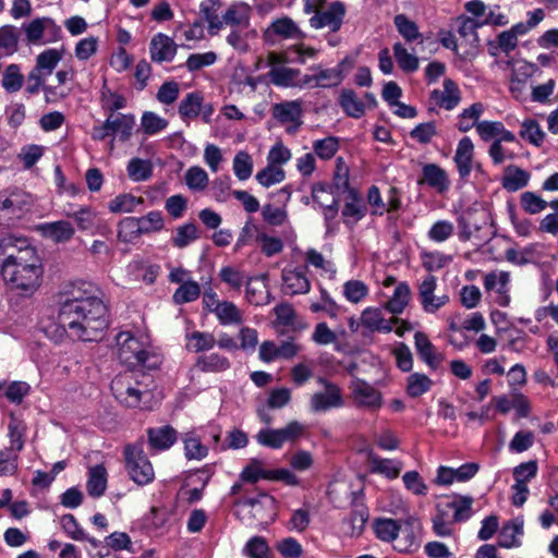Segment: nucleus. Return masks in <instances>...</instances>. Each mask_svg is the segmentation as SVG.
<instances>
[{
	"label": "nucleus",
	"mask_w": 558,
	"mask_h": 558,
	"mask_svg": "<svg viewBox=\"0 0 558 558\" xmlns=\"http://www.w3.org/2000/svg\"><path fill=\"white\" fill-rule=\"evenodd\" d=\"M0 274L10 291L24 298L32 296L40 287L44 263L29 239L15 234L0 238Z\"/></svg>",
	"instance_id": "nucleus-1"
},
{
	"label": "nucleus",
	"mask_w": 558,
	"mask_h": 558,
	"mask_svg": "<svg viewBox=\"0 0 558 558\" xmlns=\"http://www.w3.org/2000/svg\"><path fill=\"white\" fill-rule=\"evenodd\" d=\"M58 318L63 331L85 342L101 340L109 326L108 307L105 303L59 311Z\"/></svg>",
	"instance_id": "nucleus-2"
},
{
	"label": "nucleus",
	"mask_w": 558,
	"mask_h": 558,
	"mask_svg": "<svg viewBox=\"0 0 558 558\" xmlns=\"http://www.w3.org/2000/svg\"><path fill=\"white\" fill-rule=\"evenodd\" d=\"M118 357L128 367L155 368L157 362L149 363V352L145 344L130 331H121L116 337Z\"/></svg>",
	"instance_id": "nucleus-3"
},
{
	"label": "nucleus",
	"mask_w": 558,
	"mask_h": 558,
	"mask_svg": "<svg viewBox=\"0 0 558 558\" xmlns=\"http://www.w3.org/2000/svg\"><path fill=\"white\" fill-rule=\"evenodd\" d=\"M125 466L130 478L140 486L151 483L155 471L143 448L137 445H128L124 448Z\"/></svg>",
	"instance_id": "nucleus-4"
},
{
	"label": "nucleus",
	"mask_w": 558,
	"mask_h": 558,
	"mask_svg": "<svg viewBox=\"0 0 558 558\" xmlns=\"http://www.w3.org/2000/svg\"><path fill=\"white\" fill-rule=\"evenodd\" d=\"M92 303H105L104 292L95 283L81 280L71 284L59 311H69L75 306H89Z\"/></svg>",
	"instance_id": "nucleus-5"
},
{
	"label": "nucleus",
	"mask_w": 558,
	"mask_h": 558,
	"mask_svg": "<svg viewBox=\"0 0 558 558\" xmlns=\"http://www.w3.org/2000/svg\"><path fill=\"white\" fill-rule=\"evenodd\" d=\"M312 17L310 19V25L314 29L328 28L330 32H338L347 14V8L341 1H332L327 8L316 7Z\"/></svg>",
	"instance_id": "nucleus-6"
},
{
	"label": "nucleus",
	"mask_w": 558,
	"mask_h": 558,
	"mask_svg": "<svg viewBox=\"0 0 558 558\" xmlns=\"http://www.w3.org/2000/svg\"><path fill=\"white\" fill-rule=\"evenodd\" d=\"M474 144L469 136L462 137L457 145L453 162L462 182H468L472 171L482 173L483 168L474 159Z\"/></svg>",
	"instance_id": "nucleus-7"
},
{
	"label": "nucleus",
	"mask_w": 558,
	"mask_h": 558,
	"mask_svg": "<svg viewBox=\"0 0 558 558\" xmlns=\"http://www.w3.org/2000/svg\"><path fill=\"white\" fill-rule=\"evenodd\" d=\"M318 383L324 390L317 391L311 397L310 407L313 412H327L344 405L342 391L338 385L323 377L318 378Z\"/></svg>",
	"instance_id": "nucleus-8"
},
{
	"label": "nucleus",
	"mask_w": 558,
	"mask_h": 558,
	"mask_svg": "<svg viewBox=\"0 0 558 558\" xmlns=\"http://www.w3.org/2000/svg\"><path fill=\"white\" fill-rule=\"evenodd\" d=\"M437 278L433 275H427L422 278L417 286V298L423 311L427 314H435L441 307L449 303V295L444 293L437 295Z\"/></svg>",
	"instance_id": "nucleus-9"
},
{
	"label": "nucleus",
	"mask_w": 558,
	"mask_h": 558,
	"mask_svg": "<svg viewBox=\"0 0 558 558\" xmlns=\"http://www.w3.org/2000/svg\"><path fill=\"white\" fill-rule=\"evenodd\" d=\"M137 385L130 374H123L112 379L110 389L120 403L128 408H140L144 391L137 388Z\"/></svg>",
	"instance_id": "nucleus-10"
},
{
	"label": "nucleus",
	"mask_w": 558,
	"mask_h": 558,
	"mask_svg": "<svg viewBox=\"0 0 558 558\" xmlns=\"http://www.w3.org/2000/svg\"><path fill=\"white\" fill-rule=\"evenodd\" d=\"M351 398L357 408L377 411L383 407V395L374 386L361 378H354L350 385Z\"/></svg>",
	"instance_id": "nucleus-11"
},
{
	"label": "nucleus",
	"mask_w": 558,
	"mask_h": 558,
	"mask_svg": "<svg viewBox=\"0 0 558 558\" xmlns=\"http://www.w3.org/2000/svg\"><path fill=\"white\" fill-rule=\"evenodd\" d=\"M510 272L505 270H494L484 276L483 286L486 292H495V302L506 307L510 304Z\"/></svg>",
	"instance_id": "nucleus-12"
},
{
	"label": "nucleus",
	"mask_w": 558,
	"mask_h": 558,
	"mask_svg": "<svg viewBox=\"0 0 558 558\" xmlns=\"http://www.w3.org/2000/svg\"><path fill=\"white\" fill-rule=\"evenodd\" d=\"M147 442L150 450L165 451L170 449L178 440V432L171 425L149 427L146 430Z\"/></svg>",
	"instance_id": "nucleus-13"
},
{
	"label": "nucleus",
	"mask_w": 558,
	"mask_h": 558,
	"mask_svg": "<svg viewBox=\"0 0 558 558\" xmlns=\"http://www.w3.org/2000/svg\"><path fill=\"white\" fill-rule=\"evenodd\" d=\"M178 46L166 34H156L149 43V53L154 62H170L177 54Z\"/></svg>",
	"instance_id": "nucleus-14"
},
{
	"label": "nucleus",
	"mask_w": 558,
	"mask_h": 558,
	"mask_svg": "<svg viewBox=\"0 0 558 558\" xmlns=\"http://www.w3.org/2000/svg\"><path fill=\"white\" fill-rule=\"evenodd\" d=\"M314 74H304V84L310 88H328L339 85L343 80L341 69L313 68Z\"/></svg>",
	"instance_id": "nucleus-15"
},
{
	"label": "nucleus",
	"mask_w": 558,
	"mask_h": 558,
	"mask_svg": "<svg viewBox=\"0 0 558 558\" xmlns=\"http://www.w3.org/2000/svg\"><path fill=\"white\" fill-rule=\"evenodd\" d=\"M442 87V89H434L430 93V100L439 108L452 110L461 100L460 89L451 78H446Z\"/></svg>",
	"instance_id": "nucleus-16"
},
{
	"label": "nucleus",
	"mask_w": 558,
	"mask_h": 558,
	"mask_svg": "<svg viewBox=\"0 0 558 558\" xmlns=\"http://www.w3.org/2000/svg\"><path fill=\"white\" fill-rule=\"evenodd\" d=\"M367 211L366 204L362 196L354 190H350L341 210L343 222L350 228L354 227Z\"/></svg>",
	"instance_id": "nucleus-17"
},
{
	"label": "nucleus",
	"mask_w": 558,
	"mask_h": 558,
	"mask_svg": "<svg viewBox=\"0 0 558 558\" xmlns=\"http://www.w3.org/2000/svg\"><path fill=\"white\" fill-rule=\"evenodd\" d=\"M310 288L311 283L303 268L284 270L281 276V293L290 295L304 294L310 291Z\"/></svg>",
	"instance_id": "nucleus-18"
},
{
	"label": "nucleus",
	"mask_w": 558,
	"mask_h": 558,
	"mask_svg": "<svg viewBox=\"0 0 558 558\" xmlns=\"http://www.w3.org/2000/svg\"><path fill=\"white\" fill-rule=\"evenodd\" d=\"M458 23L457 32L462 39L461 46L465 45L469 47V49L463 51L464 58L472 57L478 44L477 29L481 27L480 21L462 16L458 19Z\"/></svg>",
	"instance_id": "nucleus-19"
},
{
	"label": "nucleus",
	"mask_w": 558,
	"mask_h": 558,
	"mask_svg": "<svg viewBox=\"0 0 558 558\" xmlns=\"http://www.w3.org/2000/svg\"><path fill=\"white\" fill-rule=\"evenodd\" d=\"M37 230L44 238L50 239L56 243H65L75 233L72 223L68 220L40 223L37 226Z\"/></svg>",
	"instance_id": "nucleus-20"
},
{
	"label": "nucleus",
	"mask_w": 558,
	"mask_h": 558,
	"mask_svg": "<svg viewBox=\"0 0 558 558\" xmlns=\"http://www.w3.org/2000/svg\"><path fill=\"white\" fill-rule=\"evenodd\" d=\"M420 184H427L438 193H445L449 190L450 180L446 170L436 163H426L422 168V179Z\"/></svg>",
	"instance_id": "nucleus-21"
},
{
	"label": "nucleus",
	"mask_w": 558,
	"mask_h": 558,
	"mask_svg": "<svg viewBox=\"0 0 558 558\" xmlns=\"http://www.w3.org/2000/svg\"><path fill=\"white\" fill-rule=\"evenodd\" d=\"M361 325L371 332H390L392 323H398V318L387 320L378 307H366L361 314Z\"/></svg>",
	"instance_id": "nucleus-22"
},
{
	"label": "nucleus",
	"mask_w": 558,
	"mask_h": 558,
	"mask_svg": "<svg viewBox=\"0 0 558 558\" xmlns=\"http://www.w3.org/2000/svg\"><path fill=\"white\" fill-rule=\"evenodd\" d=\"M393 547L400 553H413L420 546L418 533L413 523L402 521L397 536L393 539Z\"/></svg>",
	"instance_id": "nucleus-23"
},
{
	"label": "nucleus",
	"mask_w": 558,
	"mask_h": 558,
	"mask_svg": "<svg viewBox=\"0 0 558 558\" xmlns=\"http://www.w3.org/2000/svg\"><path fill=\"white\" fill-rule=\"evenodd\" d=\"M240 480L251 484H255L259 480L279 481V469L267 470L264 461L252 459L240 473Z\"/></svg>",
	"instance_id": "nucleus-24"
},
{
	"label": "nucleus",
	"mask_w": 558,
	"mask_h": 558,
	"mask_svg": "<svg viewBox=\"0 0 558 558\" xmlns=\"http://www.w3.org/2000/svg\"><path fill=\"white\" fill-rule=\"evenodd\" d=\"M523 517H517L505 523L499 532L498 544L504 548L520 546V537L523 535Z\"/></svg>",
	"instance_id": "nucleus-25"
},
{
	"label": "nucleus",
	"mask_w": 558,
	"mask_h": 558,
	"mask_svg": "<svg viewBox=\"0 0 558 558\" xmlns=\"http://www.w3.org/2000/svg\"><path fill=\"white\" fill-rule=\"evenodd\" d=\"M31 195L26 192L14 189L9 192L4 198H0V211H8L14 216H20L31 206Z\"/></svg>",
	"instance_id": "nucleus-26"
},
{
	"label": "nucleus",
	"mask_w": 558,
	"mask_h": 558,
	"mask_svg": "<svg viewBox=\"0 0 558 558\" xmlns=\"http://www.w3.org/2000/svg\"><path fill=\"white\" fill-rule=\"evenodd\" d=\"M368 463L373 473L381 474L389 480L397 478L403 468L400 460L380 458L373 452L368 454Z\"/></svg>",
	"instance_id": "nucleus-27"
},
{
	"label": "nucleus",
	"mask_w": 558,
	"mask_h": 558,
	"mask_svg": "<svg viewBox=\"0 0 558 558\" xmlns=\"http://www.w3.org/2000/svg\"><path fill=\"white\" fill-rule=\"evenodd\" d=\"M246 299L255 306L266 305L270 302L271 294L266 278L257 277L248 280L246 283Z\"/></svg>",
	"instance_id": "nucleus-28"
},
{
	"label": "nucleus",
	"mask_w": 558,
	"mask_h": 558,
	"mask_svg": "<svg viewBox=\"0 0 558 558\" xmlns=\"http://www.w3.org/2000/svg\"><path fill=\"white\" fill-rule=\"evenodd\" d=\"M415 349L420 357L432 368H437L441 362V355L437 353L436 348L429 341L428 337L417 331L414 335Z\"/></svg>",
	"instance_id": "nucleus-29"
},
{
	"label": "nucleus",
	"mask_w": 558,
	"mask_h": 558,
	"mask_svg": "<svg viewBox=\"0 0 558 558\" xmlns=\"http://www.w3.org/2000/svg\"><path fill=\"white\" fill-rule=\"evenodd\" d=\"M302 117V102L300 100H292L281 102V125H286V132L294 134L300 125Z\"/></svg>",
	"instance_id": "nucleus-30"
},
{
	"label": "nucleus",
	"mask_w": 558,
	"mask_h": 558,
	"mask_svg": "<svg viewBox=\"0 0 558 558\" xmlns=\"http://www.w3.org/2000/svg\"><path fill=\"white\" fill-rule=\"evenodd\" d=\"M268 160L269 165L256 174L258 183L266 187L279 181V142L271 147Z\"/></svg>",
	"instance_id": "nucleus-31"
},
{
	"label": "nucleus",
	"mask_w": 558,
	"mask_h": 558,
	"mask_svg": "<svg viewBox=\"0 0 558 558\" xmlns=\"http://www.w3.org/2000/svg\"><path fill=\"white\" fill-rule=\"evenodd\" d=\"M317 50L307 47L304 44H295L281 47V64L282 63H300L304 64L308 59H314Z\"/></svg>",
	"instance_id": "nucleus-32"
},
{
	"label": "nucleus",
	"mask_w": 558,
	"mask_h": 558,
	"mask_svg": "<svg viewBox=\"0 0 558 558\" xmlns=\"http://www.w3.org/2000/svg\"><path fill=\"white\" fill-rule=\"evenodd\" d=\"M108 120L111 125L112 134L117 135L119 141L128 142L131 138L135 125L134 114L110 113Z\"/></svg>",
	"instance_id": "nucleus-33"
},
{
	"label": "nucleus",
	"mask_w": 558,
	"mask_h": 558,
	"mask_svg": "<svg viewBox=\"0 0 558 558\" xmlns=\"http://www.w3.org/2000/svg\"><path fill=\"white\" fill-rule=\"evenodd\" d=\"M530 173L517 166H508L501 178V185L508 192H517L529 184Z\"/></svg>",
	"instance_id": "nucleus-34"
},
{
	"label": "nucleus",
	"mask_w": 558,
	"mask_h": 558,
	"mask_svg": "<svg viewBox=\"0 0 558 558\" xmlns=\"http://www.w3.org/2000/svg\"><path fill=\"white\" fill-rule=\"evenodd\" d=\"M411 300L410 286L402 281L396 284L392 295L387 301L385 308L393 315L403 313Z\"/></svg>",
	"instance_id": "nucleus-35"
},
{
	"label": "nucleus",
	"mask_w": 558,
	"mask_h": 558,
	"mask_svg": "<svg viewBox=\"0 0 558 558\" xmlns=\"http://www.w3.org/2000/svg\"><path fill=\"white\" fill-rule=\"evenodd\" d=\"M107 488V470L102 464L89 469L86 489L89 496L99 498Z\"/></svg>",
	"instance_id": "nucleus-36"
},
{
	"label": "nucleus",
	"mask_w": 558,
	"mask_h": 558,
	"mask_svg": "<svg viewBox=\"0 0 558 558\" xmlns=\"http://www.w3.org/2000/svg\"><path fill=\"white\" fill-rule=\"evenodd\" d=\"M221 4V0H204L199 5L201 13L208 23V32L211 35H216L222 28V20L218 14Z\"/></svg>",
	"instance_id": "nucleus-37"
},
{
	"label": "nucleus",
	"mask_w": 558,
	"mask_h": 558,
	"mask_svg": "<svg viewBox=\"0 0 558 558\" xmlns=\"http://www.w3.org/2000/svg\"><path fill=\"white\" fill-rule=\"evenodd\" d=\"M184 456L187 460H203L208 454L207 446L203 445L201 437L194 432L183 435Z\"/></svg>",
	"instance_id": "nucleus-38"
},
{
	"label": "nucleus",
	"mask_w": 558,
	"mask_h": 558,
	"mask_svg": "<svg viewBox=\"0 0 558 558\" xmlns=\"http://www.w3.org/2000/svg\"><path fill=\"white\" fill-rule=\"evenodd\" d=\"M230 366L229 359L219 353L204 354L196 360V367L205 373H221Z\"/></svg>",
	"instance_id": "nucleus-39"
},
{
	"label": "nucleus",
	"mask_w": 558,
	"mask_h": 558,
	"mask_svg": "<svg viewBox=\"0 0 558 558\" xmlns=\"http://www.w3.org/2000/svg\"><path fill=\"white\" fill-rule=\"evenodd\" d=\"M204 97L199 92L189 93L179 105V114L182 120L195 119L201 114Z\"/></svg>",
	"instance_id": "nucleus-40"
},
{
	"label": "nucleus",
	"mask_w": 558,
	"mask_h": 558,
	"mask_svg": "<svg viewBox=\"0 0 558 558\" xmlns=\"http://www.w3.org/2000/svg\"><path fill=\"white\" fill-rule=\"evenodd\" d=\"M61 59L62 51L56 48L46 49L37 56L33 70L46 77L53 72Z\"/></svg>",
	"instance_id": "nucleus-41"
},
{
	"label": "nucleus",
	"mask_w": 558,
	"mask_h": 558,
	"mask_svg": "<svg viewBox=\"0 0 558 558\" xmlns=\"http://www.w3.org/2000/svg\"><path fill=\"white\" fill-rule=\"evenodd\" d=\"M186 350L195 353L209 351L216 344L213 333L205 331H192L186 333Z\"/></svg>",
	"instance_id": "nucleus-42"
},
{
	"label": "nucleus",
	"mask_w": 558,
	"mask_h": 558,
	"mask_svg": "<svg viewBox=\"0 0 558 558\" xmlns=\"http://www.w3.org/2000/svg\"><path fill=\"white\" fill-rule=\"evenodd\" d=\"M220 325H239L242 323V315L236 305L230 301H222L214 308Z\"/></svg>",
	"instance_id": "nucleus-43"
},
{
	"label": "nucleus",
	"mask_w": 558,
	"mask_h": 558,
	"mask_svg": "<svg viewBox=\"0 0 558 558\" xmlns=\"http://www.w3.org/2000/svg\"><path fill=\"white\" fill-rule=\"evenodd\" d=\"M393 24L407 43L422 41V34L420 33L417 24L405 14H397L393 19Z\"/></svg>",
	"instance_id": "nucleus-44"
},
{
	"label": "nucleus",
	"mask_w": 558,
	"mask_h": 558,
	"mask_svg": "<svg viewBox=\"0 0 558 558\" xmlns=\"http://www.w3.org/2000/svg\"><path fill=\"white\" fill-rule=\"evenodd\" d=\"M222 25L246 26L248 24V5L243 2L231 4L222 17Z\"/></svg>",
	"instance_id": "nucleus-45"
},
{
	"label": "nucleus",
	"mask_w": 558,
	"mask_h": 558,
	"mask_svg": "<svg viewBox=\"0 0 558 558\" xmlns=\"http://www.w3.org/2000/svg\"><path fill=\"white\" fill-rule=\"evenodd\" d=\"M395 59L399 68L407 72L412 73L418 69V58L410 52L401 43H396L392 47Z\"/></svg>",
	"instance_id": "nucleus-46"
},
{
	"label": "nucleus",
	"mask_w": 558,
	"mask_h": 558,
	"mask_svg": "<svg viewBox=\"0 0 558 558\" xmlns=\"http://www.w3.org/2000/svg\"><path fill=\"white\" fill-rule=\"evenodd\" d=\"M340 106L348 116L355 119L361 118L365 113V105L352 89H343L341 92Z\"/></svg>",
	"instance_id": "nucleus-47"
},
{
	"label": "nucleus",
	"mask_w": 558,
	"mask_h": 558,
	"mask_svg": "<svg viewBox=\"0 0 558 558\" xmlns=\"http://www.w3.org/2000/svg\"><path fill=\"white\" fill-rule=\"evenodd\" d=\"M24 83V75L17 64L8 65L2 74L1 85L7 93L13 94L19 92Z\"/></svg>",
	"instance_id": "nucleus-48"
},
{
	"label": "nucleus",
	"mask_w": 558,
	"mask_h": 558,
	"mask_svg": "<svg viewBox=\"0 0 558 558\" xmlns=\"http://www.w3.org/2000/svg\"><path fill=\"white\" fill-rule=\"evenodd\" d=\"M126 171L132 181H146L153 175V165L149 160L135 157L129 161Z\"/></svg>",
	"instance_id": "nucleus-49"
},
{
	"label": "nucleus",
	"mask_w": 558,
	"mask_h": 558,
	"mask_svg": "<svg viewBox=\"0 0 558 558\" xmlns=\"http://www.w3.org/2000/svg\"><path fill=\"white\" fill-rule=\"evenodd\" d=\"M402 521L390 518H379L374 522V532L383 542H393Z\"/></svg>",
	"instance_id": "nucleus-50"
},
{
	"label": "nucleus",
	"mask_w": 558,
	"mask_h": 558,
	"mask_svg": "<svg viewBox=\"0 0 558 558\" xmlns=\"http://www.w3.org/2000/svg\"><path fill=\"white\" fill-rule=\"evenodd\" d=\"M144 199L142 197H135L130 193H124L116 196L108 203V208L113 214L119 213H132L135 210V207L140 204H143Z\"/></svg>",
	"instance_id": "nucleus-51"
},
{
	"label": "nucleus",
	"mask_w": 558,
	"mask_h": 558,
	"mask_svg": "<svg viewBox=\"0 0 558 558\" xmlns=\"http://www.w3.org/2000/svg\"><path fill=\"white\" fill-rule=\"evenodd\" d=\"M197 239H199L198 229L195 223L190 222L179 226L171 241L175 247L184 248Z\"/></svg>",
	"instance_id": "nucleus-52"
},
{
	"label": "nucleus",
	"mask_w": 558,
	"mask_h": 558,
	"mask_svg": "<svg viewBox=\"0 0 558 558\" xmlns=\"http://www.w3.org/2000/svg\"><path fill=\"white\" fill-rule=\"evenodd\" d=\"M312 196L316 204H318L320 207L325 209H328V211L331 213V217H336L338 211L337 199L326 185H314Z\"/></svg>",
	"instance_id": "nucleus-53"
},
{
	"label": "nucleus",
	"mask_w": 558,
	"mask_h": 558,
	"mask_svg": "<svg viewBox=\"0 0 558 558\" xmlns=\"http://www.w3.org/2000/svg\"><path fill=\"white\" fill-rule=\"evenodd\" d=\"M118 238L120 241L125 243H131L142 234V229L140 227L137 217H125L123 218L118 226Z\"/></svg>",
	"instance_id": "nucleus-54"
},
{
	"label": "nucleus",
	"mask_w": 558,
	"mask_h": 558,
	"mask_svg": "<svg viewBox=\"0 0 558 558\" xmlns=\"http://www.w3.org/2000/svg\"><path fill=\"white\" fill-rule=\"evenodd\" d=\"M26 432L25 424L17 420L13 414L10 416L8 424V436L10 438V447L12 450L20 452L24 448V436Z\"/></svg>",
	"instance_id": "nucleus-55"
},
{
	"label": "nucleus",
	"mask_w": 558,
	"mask_h": 558,
	"mask_svg": "<svg viewBox=\"0 0 558 558\" xmlns=\"http://www.w3.org/2000/svg\"><path fill=\"white\" fill-rule=\"evenodd\" d=\"M48 28H60L49 17L35 19L31 23L24 25L26 38L29 43H36L41 39L44 31Z\"/></svg>",
	"instance_id": "nucleus-56"
},
{
	"label": "nucleus",
	"mask_w": 558,
	"mask_h": 558,
	"mask_svg": "<svg viewBox=\"0 0 558 558\" xmlns=\"http://www.w3.org/2000/svg\"><path fill=\"white\" fill-rule=\"evenodd\" d=\"M520 136L530 144L539 147L544 142L545 132L537 121L527 119L521 124Z\"/></svg>",
	"instance_id": "nucleus-57"
},
{
	"label": "nucleus",
	"mask_w": 558,
	"mask_h": 558,
	"mask_svg": "<svg viewBox=\"0 0 558 558\" xmlns=\"http://www.w3.org/2000/svg\"><path fill=\"white\" fill-rule=\"evenodd\" d=\"M520 206L529 215H537L549 206L542 196L535 192L526 191L520 195Z\"/></svg>",
	"instance_id": "nucleus-58"
},
{
	"label": "nucleus",
	"mask_w": 558,
	"mask_h": 558,
	"mask_svg": "<svg viewBox=\"0 0 558 558\" xmlns=\"http://www.w3.org/2000/svg\"><path fill=\"white\" fill-rule=\"evenodd\" d=\"M19 34L14 26L5 25L0 27V53L11 56L17 50Z\"/></svg>",
	"instance_id": "nucleus-59"
},
{
	"label": "nucleus",
	"mask_w": 558,
	"mask_h": 558,
	"mask_svg": "<svg viewBox=\"0 0 558 558\" xmlns=\"http://www.w3.org/2000/svg\"><path fill=\"white\" fill-rule=\"evenodd\" d=\"M199 295L201 286L196 281L191 280L179 286L172 295V300L175 304L182 305L197 300Z\"/></svg>",
	"instance_id": "nucleus-60"
},
{
	"label": "nucleus",
	"mask_w": 558,
	"mask_h": 558,
	"mask_svg": "<svg viewBox=\"0 0 558 558\" xmlns=\"http://www.w3.org/2000/svg\"><path fill=\"white\" fill-rule=\"evenodd\" d=\"M452 510L453 521H466L472 515L473 498L470 496H457L448 500Z\"/></svg>",
	"instance_id": "nucleus-61"
},
{
	"label": "nucleus",
	"mask_w": 558,
	"mask_h": 558,
	"mask_svg": "<svg viewBox=\"0 0 558 558\" xmlns=\"http://www.w3.org/2000/svg\"><path fill=\"white\" fill-rule=\"evenodd\" d=\"M368 292L367 284L361 280H349L343 284V296L353 304L362 302Z\"/></svg>",
	"instance_id": "nucleus-62"
},
{
	"label": "nucleus",
	"mask_w": 558,
	"mask_h": 558,
	"mask_svg": "<svg viewBox=\"0 0 558 558\" xmlns=\"http://www.w3.org/2000/svg\"><path fill=\"white\" fill-rule=\"evenodd\" d=\"M454 233V226L449 220H437L427 232V238L435 243H442L449 240Z\"/></svg>",
	"instance_id": "nucleus-63"
},
{
	"label": "nucleus",
	"mask_w": 558,
	"mask_h": 558,
	"mask_svg": "<svg viewBox=\"0 0 558 558\" xmlns=\"http://www.w3.org/2000/svg\"><path fill=\"white\" fill-rule=\"evenodd\" d=\"M233 172L240 181H245L252 175L253 160L248 153L241 150L234 156Z\"/></svg>",
	"instance_id": "nucleus-64"
}]
</instances>
